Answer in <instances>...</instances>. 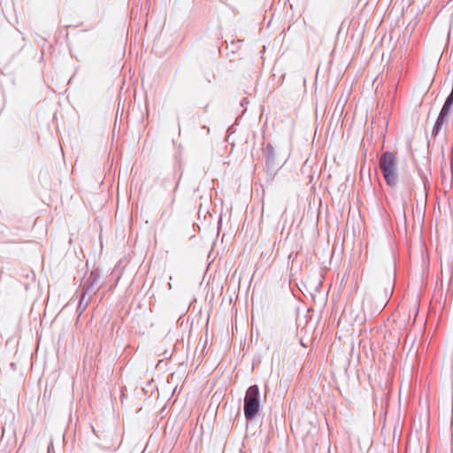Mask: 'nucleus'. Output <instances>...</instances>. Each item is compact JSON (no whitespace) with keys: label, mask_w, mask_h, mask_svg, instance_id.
Masks as SVG:
<instances>
[{"label":"nucleus","mask_w":453,"mask_h":453,"mask_svg":"<svg viewBox=\"0 0 453 453\" xmlns=\"http://www.w3.org/2000/svg\"><path fill=\"white\" fill-rule=\"evenodd\" d=\"M380 168L387 184L395 187L397 182V162L395 154L384 152L380 158Z\"/></svg>","instance_id":"nucleus-1"},{"label":"nucleus","mask_w":453,"mask_h":453,"mask_svg":"<svg viewBox=\"0 0 453 453\" xmlns=\"http://www.w3.org/2000/svg\"><path fill=\"white\" fill-rule=\"evenodd\" d=\"M259 389L257 385L250 386L244 399V415L248 419L254 418L259 410Z\"/></svg>","instance_id":"nucleus-2"},{"label":"nucleus","mask_w":453,"mask_h":453,"mask_svg":"<svg viewBox=\"0 0 453 453\" xmlns=\"http://www.w3.org/2000/svg\"><path fill=\"white\" fill-rule=\"evenodd\" d=\"M342 319H346L349 323H364L365 321V314L364 311L363 305L359 304H349L346 307L342 315Z\"/></svg>","instance_id":"nucleus-3"},{"label":"nucleus","mask_w":453,"mask_h":453,"mask_svg":"<svg viewBox=\"0 0 453 453\" xmlns=\"http://www.w3.org/2000/svg\"><path fill=\"white\" fill-rule=\"evenodd\" d=\"M448 119H449V116L448 115H444L442 113H440L439 114V117L437 118V120L435 122V126H434V133L435 134H437V133L439 132V130L441 129V127L446 124L448 122Z\"/></svg>","instance_id":"nucleus-4"},{"label":"nucleus","mask_w":453,"mask_h":453,"mask_svg":"<svg viewBox=\"0 0 453 453\" xmlns=\"http://www.w3.org/2000/svg\"><path fill=\"white\" fill-rule=\"evenodd\" d=\"M450 109H451V106L444 104L440 113L449 116Z\"/></svg>","instance_id":"nucleus-5"},{"label":"nucleus","mask_w":453,"mask_h":453,"mask_svg":"<svg viewBox=\"0 0 453 453\" xmlns=\"http://www.w3.org/2000/svg\"><path fill=\"white\" fill-rule=\"evenodd\" d=\"M386 300H387V296L380 302V309L385 307L386 303H387Z\"/></svg>","instance_id":"nucleus-6"}]
</instances>
